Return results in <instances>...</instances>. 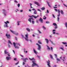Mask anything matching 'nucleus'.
I'll return each instance as SVG.
<instances>
[{"label": "nucleus", "instance_id": "8fccbe9b", "mask_svg": "<svg viewBox=\"0 0 67 67\" xmlns=\"http://www.w3.org/2000/svg\"><path fill=\"white\" fill-rule=\"evenodd\" d=\"M57 26H55V29H57Z\"/></svg>", "mask_w": 67, "mask_h": 67}, {"label": "nucleus", "instance_id": "412c9836", "mask_svg": "<svg viewBox=\"0 0 67 67\" xmlns=\"http://www.w3.org/2000/svg\"><path fill=\"white\" fill-rule=\"evenodd\" d=\"M56 59H57V61H61V60H60V59L58 58H57Z\"/></svg>", "mask_w": 67, "mask_h": 67}, {"label": "nucleus", "instance_id": "4468645a", "mask_svg": "<svg viewBox=\"0 0 67 67\" xmlns=\"http://www.w3.org/2000/svg\"><path fill=\"white\" fill-rule=\"evenodd\" d=\"M10 31L13 34H15V33L14 31H13L11 30H10Z\"/></svg>", "mask_w": 67, "mask_h": 67}, {"label": "nucleus", "instance_id": "864d4df0", "mask_svg": "<svg viewBox=\"0 0 67 67\" xmlns=\"http://www.w3.org/2000/svg\"><path fill=\"white\" fill-rule=\"evenodd\" d=\"M14 60L15 61L16 60V58H15L14 59Z\"/></svg>", "mask_w": 67, "mask_h": 67}, {"label": "nucleus", "instance_id": "3c124183", "mask_svg": "<svg viewBox=\"0 0 67 67\" xmlns=\"http://www.w3.org/2000/svg\"><path fill=\"white\" fill-rule=\"evenodd\" d=\"M52 16H53V18H55V17L54 16V14H52Z\"/></svg>", "mask_w": 67, "mask_h": 67}, {"label": "nucleus", "instance_id": "473e14b6", "mask_svg": "<svg viewBox=\"0 0 67 67\" xmlns=\"http://www.w3.org/2000/svg\"><path fill=\"white\" fill-rule=\"evenodd\" d=\"M20 6V4L19 3L18 4V7H19Z\"/></svg>", "mask_w": 67, "mask_h": 67}, {"label": "nucleus", "instance_id": "37998d69", "mask_svg": "<svg viewBox=\"0 0 67 67\" xmlns=\"http://www.w3.org/2000/svg\"><path fill=\"white\" fill-rule=\"evenodd\" d=\"M14 2L15 3H18V2L16 1V0H15Z\"/></svg>", "mask_w": 67, "mask_h": 67}, {"label": "nucleus", "instance_id": "680f3d73", "mask_svg": "<svg viewBox=\"0 0 67 67\" xmlns=\"http://www.w3.org/2000/svg\"><path fill=\"white\" fill-rule=\"evenodd\" d=\"M37 57H38V58H40V56H38V55H37Z\"/></svg>", "mask_w": 67, "mask_h": 67}, {"label": "nucleus", "instance_id": "c756f323", "mask_svg": "<svg viewBox=\"0 0 67 67\" xmlns=\"http://www.w3.org/2000/svg\"><path fill=\"white\" fill-rule=\"evenodd\" d=\"M30 8H33L32 7V4L31 3H30Z\"/></svg>", "mask_w": 67, "mask_h": 67}, {"label": "nucleus", "instance_id": "7c9ffc66", "mask_svg": "<svg viewBox=\"0 0 67 67\" xmlns=\"http://www.w3.org/2000/svg\"><path fill=\"white\" fill-rule=\"evenodd\" d=\"M62 43H63V44H67V43L66 42L65 43V42H62Z\"/></svg>", "mask_w": 67, "mask_h": 67}, {"label": "nucleus", "instance_id": "1a4fd4ad", "mask_svg": "<svg viewBox=\"0 0 67 67\" xmlns=\"http://www.w3.org/2000/svg\"><path fill=\"white\" fill-rule=\"evenodd\" d=\"M35 4H37V5L38 6H40V5H39V3L38 2H35Z\"/></svg>", "mask_w": 67, "mask_h": 67}, {"label": "nucleus", "instance_id": "052dcab7", "mask_svg": "<svg viewBox=\"0 0 67 67\" xmlns=\"http://www.w3.org/2000/svg\"><path fill=\"white\" fill-rule=\"evenodd\" d=\"M57 67V65H54V66L53 67Z\"/></svg>", "mask_w": 67, "mask_h": 67}, {"label": "nucleus", "instance_id": "4d7b16f0", "mask_svg": "<svg viewBox=\"0 0 67 67\" xmlns=\"http://www.w3.org/2000/svg\"><path fill=\"white\" fill-rule=\"evenodd\" d=\"M54 10L56 11V12L58 11V10H57V9H54Z\"/></svg>", "mask_w": 67, "mask_h": 67}, {"label": "nucleus", "instance_id": "ea45409f", "mask_svg": "<svg viewBox=\"0 0 67 67\" xmlns=\"http://www.w3.org/2000/svg\"><path fill=\"white\" fill-rule=\"evenodd\" d=\"M48 47V49L49 50H50V48L48 46H47Z\"/></svg>", "mask_w": 67, "mask_h": 67}, {"label": "nucleus", "instance_id": "f704fd0d", "mask_svg": "<svg viewBox=\"0 0 67 67\" xmlns=\"http://www.w3.org/2000/svg\"><path fill=\"white\" fill-rule=\"evenodd\" d=\"M46 23L47 24H49L50 23V22H49V21H46Z\"/></svg>", "mask_w": 67, "mask_h": 67}, {"label": "nucleus", "instance_id": "a211bd4d", "mask_svg": "<svg viewBox=\"0 0 67 67\" xmlns=\"http://www.w3.org/2000/svg\"><path fill=\"white\" fill-rule=\"evenodd\" d=\"M50 57L51 58V59H53V56L52 55L50 54Z\"/></svg>", "mask_w": 67, "mask_h": 67}, {"label": "nucleus", "instance_id": "c03bdc74", "mask_svg": "<svg viewBox=\"0 0 67 67\" xmlns=\"http://www.w3.org/2000/svg\"><path fill=\"white\" fill-rule=\"evenodd\" d=\"M21 21H18L17 22V23H19L20 22H21Z\"/></svg>", "mask_w": 67, "mask_h": 67}, {"label": "nucleus", "instance_id": "0e129e2a", "mask_svg": "<svg viewBox=\"0 0 67 67\" xmlns=\"http://www.w3.org/2000/svg\"><path fill=\"white\" fill-rule=\"evenodd\" d=\"M25 64V63L24 62H23V65H24Z\"/></svg>", "mask_w": 67, "mask_h": 67}, {"label": "nucleus", "instance_id": "338daca9", "mask_svg": "<svg viewBox=\"0 0 67 67\" xmlns=\"http://www.w3.org/2000/svg\"><path fill=\"white\" fill-rule=\"evenodd\" d=\"M53 34H55V32H53Z\"/></svg>", "mask_w": 67, "mask_h": 67}, {"label": "nucleus", "instance_id": "5701e85b", "mask_svg": "<svg viewBox=\"0 0 67 67\" xmlns=\"http://www.w3.org/2000/svg\"><path fill=\"white\" fill-rule=\"evenodd\" d=\"M8 43H10V44H12V43L11 42H10V40H8Z\"/></svg>", "mask_w": 67, "mask_h": 67}, {"label": "nucleus", "instance_id": "6e6d98bb", "mask_svg": "<svg viewBox=\"0 0 67 67\" xmlns=\"http://www.w3.org/2000/svg\"><path fill=\"white\" fill-rule=\"evenodd\" d=\"M47 13H49V12L48 10H47Z\"/></svg>", "mask_w": 67, "mask_h": 67}, {"label": "nucleus", "instance_id": "9b49d317", "mask_svg": "<svg viewBox=\"0 0 67 67\" xmlns=\"http://www.w3.org/2000/svg\"><path fill=\"white\" fill-rule=\"evenodd\" d=\"M7 51V49H5V51H4V53L6 54L8 53V52H7L6 51Z\"/></svg>", "mask_w": 67, "mask_h": 67}, {"label": "nucleus", "instance_id": "bf43d9fd", "mask_svg": "<svg viewBox=\"0 0 67 67\" xmlns=\"http://www.w3.org/2000/svg\"><path fill=\"white\" fill-rule=\"evenodd\" d=\"M8 46L9 48H10V46L9 44L8 45Z\"/></svg>", "mask_w": 67, "mask_h": 67}, {"label": "nucleus", "instance_id": "f03ea898", "mask_svg": "<svg viewBox=\"0 0 67 67\" xmlns=\"http://www.w3.org/2000/svg\"><path fill=\"white\" fill-rule=\"evenodd\" d=\"M5 36H7V38L8 39H10V35H8L7 34H6Z\"/></svg>", "mask_w": 67, "mask_h": 67}, {"label": "nucleus", "instance_id": "ddd939ff", "mask_svg": "<svg viewBox=\"0 0 67 67\" xmlns=\"http://www.w3.org/2000/svg\"><path fill=\"white\" fill-rule=\"evenodd\" d=\"M6 59L7 60H8L10 59V57H6Z\"/></svg>", "mask_w": 67, "mask_h": 67}, {"label": "nucleus", "instance_id": "b1692460", "mask_svg": "<svg viewBox=\"0 0 67 67\" xmlns=\"http://www.w3.org/2000/svg\"><path fill=\"white\" fill-rule=\"evenodd\" d=\"M29 16V17H30L33 18V17H35V16H34V15H32L31 16Z\"/></svg>", "mask_w": 67, "mask_h": 67}, {"label": "nucleus", "instance_id": "39448f33", "mask_svg": "<svg viewBox=\"0 0 67 67\" xmlns=\"http://www.w3.org/2000/svg\"><path fill=\"white\" fill-rule=\"evenodd\" d=\"M47 65L49 67H51L49 64H50V62L49 60H48V61H47Z\"/></svg>", "mask_w": 67, "mask_h": 67}, {"label": "nucleus", "instance_id": "4be33fe9", "mask_svg": "<svg viewBox=\"0 0 67 67\" xmlns=\"http://www.w3.org/2000/svg\"><path fill=\"white\" fill-rule=\"evenodd\" d=\"M50 42H51L52 43V44H53L54 45V43H53V42L51 40H49Z\"/></svg>", "mask_w": 67, "mask_h": 67}, {"label": "nucleus", "instance_id": "dca6fc26", "mask_svg": "<svg viewBox=\"0 0 67 67\" xmlns=\"http://www.w3.org/2000/svg\"><path fill=\"white\" fill-rule=\"evenodd\" d=\"M45 40L46 41L47 43V44L48 43V42H49L48 40L47 39H45Z\"/></svg>", "mask_w": 67, "mask_h": 67}, {"label": "nucleus", "instance_id": "20e7f679", "mask_svg": "<svg viewBox=\"0 0 67 67\" xmlns=\"http://www.w3.org/2000/svg\"><path fill=\"white\" fill-rule=\"evenodd\" d=\"M36 44L37 45H38V50H40V49H41V46L40 45H39V44L38 43H36Z\"/></svg>", "mask_w": 67, "mask_h": 67}, {"label": "nucleus", "instance_id": "6ab92c4d", "mask_svg": "<svg viewBox=\"0 0 67 67\" xmlns=\"http://www.w3.org/2000/svg\"><path fill=\"white\" fill-rule=\"evenodd\" d=\"M34 14H37V12L36 10H35L34 12Z\"/></svg>", "mask_w": 67, "mask_h": 67}, {"label": "nucleus", "instance_id": "c85d7f7f", "mask_svg": "<svg viewBox=\"0 0 67 67\" xmlns=\"http://www.w3.org/2000/svg\"><path fill=\"white\" fill-rule=\"evenodd\" d=\"M39 16L38 15H37V16L36 17H35H35H34V18L35 19H36L37 18H38V17H39Z\"/></svg>", "mask_w": 67, "mask_h": 67}, {"label": "nucleus", "instance_id": "a878e982", "mask_svg": "<svg viewBox=\"0 0 67 67\" xmlns=\"http://www.w3.org/2000/svg\"><path fill=\"white\" fill-rule=\"evenodd\" d=\"M53 25L57 26V24L55 23H53Z\"/></svg>", "mask_w": 67, "mask_h": 67}, {"label": "nucleus", "instance_id": "a18cd8bd", "mask_svg": "<svg viewBox=\"0 0 67 67\" xmlns=\"http://www.w3.org/2000/svg\"><path fill=\"white\" fill-rule=\"evenodd\" d=\"M15 40H16L17 41V37H15Z\"/></svg>", "mask_w": 67, "mask_h": 67}, {"label": "nucleus", "instance_id": "69168bd1", "mask_svg": "<svg viewBox=\"0 0 67 67\" xmlns=\"http://www.w3.org/2000/svg\"><path fill=\"white\" fill-rule=\"evenodd\" d=\"M56 31V30H53V32H54V31Z\"/></svg>", "mask_w": 67, "mask_h": 67}, {"label": "nucleus", "instance_id": "5fc2aeb1", "mask_svg": "<svg viewBox=\"0 0 67 67\" xmlns=\"http://www.w3.org/2000/svg\"><path fill=\"white\" fill-rule=\"evenodd\" d=\"M54 55H55V58H57V55L56 54H55Z\"/></svg>", "mask_w": 67, "mask_h": 67}, {"label": "nucleus", "instance_id": "4c0bfd02", "mask_svg": "<svg viewBox=\"0 0 67 67\" xmlns=\"http://www.w3.org/2000/svg\"><path fill=\"white\" fill-rule=\"evenodd\" d=\"M25 37L27 38H28L27 35H25Z\"/></svg>", "mask_w": 67, "mask_h": 67}, {"label": "nucleus", "instance_id": "c9c22d12", "mask_svg": "<svg viewBox=\"0 0 67 67\" xmlns=\"http://www.w3.org/2000/svg\"><path fill=\"white\" fill-rule=\"evenodd\" d=\"M37 31H38V32H39V33H40V34H41L42 33L39 30H37Z\"/></svg>", "mask_w": 67, "mask_h": 67}, {"label": "nucleus", "instance_id": "f257e3e1", "mask_svg": "<svg viewBox=\"0 0 67 67\" xmlns=\"http://www.w3.org/2000/svg\"><path fill=\"white\" fill-rule=\"evenodd\" d=\"M32 62L33 63V64L32 65V67H34V66H36L37 67H39L38 65L37 64H36L35 63V61H32Z\"/></svg>", "mask_w": 67, "mask_h": 67}, {"label": "nucleus", "instance_id": "9d476101", "mask_svg": "<svg viewBox=\"0 0 67 67\" xmlns=\"http://www.w3.org/2000/svg\"><path fill=\"white\" fill-rule=\"evenodd\" d=\"M29 59L30 60L32 61L34 60V61H35V59H34V58H33L32 59H31L30 58H29Z\"/></svg>", "mask_w": 67, "mask_h": 67}, {"label": "nucleus", "instance_id": "f8f14e48", "mask_svg": "<svg viewBox=\"0 0 67 67\" xmlns=\"http://www.w3.org/2000/svg\"><path fill=\"white\" fill-rule=\"evenodd\" d=\"M33 49H34V53H35L36 54H37V51H35V48H34Z\"/></svg>", "mask_w": 67, "mask_h": 67}, {"label": "nucleus", "instance_id": "603ef678", "mask_svg": "<svg viewBox=\"0 0 67 67\" xmlns=\"http://www.w3.org/2000/svg\"><path fill=\"white\" fill-rule=\"evenodd\" d=\"M43 29H46V28L44 26H43Z\"/></svg>", "mask_w": 67, "mask_h": 67}, {"label": "nucleus", "instance_id": "58836bf2", "mask_svg": "<svg viewBox=\"0 0 67 67\" xmlns=\"http://www.w3.org/2000/svg\"><path fill=\"white\" fill-rule=\"evenodd\" d=\"M60 49H61L62 50H64V49L62 47H60Z\"/></svg>", "mask_w": 67, "mask_h": 67}, {"label": "nucleus", "instance_id": "0eeeda50", "mask_svg": "<svg viewBox=\"0 0 67 67\" xmlns=\"http://www.w3.org/2000/svg\"><path fill=\"white\" fill-rule=\"evenodd\" d=\"M39 21H41V23H43V19H42V18H40V19L39 20Z\"/></svg>", "mask_w": 67, "mask_h": 67}, {"label": "nucleus", "instance_id": "09e8293b", "mask_svg": "<svg viewBox=\"0 0 67 67\" xmlns=\"http://www.w3.org/2000/svg\"><path fill=\"white\" fill-rule=\"evenodd\" d=\"M43 19H44V20H46V17H45V18L43 17Z\"/></svg>", "mask_w": 67, "mask_h": 67}, {"label": "nucleus", "instance_id": "e2e57ef3", "mask_svg": "<svg viewBox=\"0 0 67 67\" xmlns=\"http://www.w3.org/2000/svg\"><path fill=\"white\" fill-rule=\"evenodd\" d=\"M6 22H7L6 23H8V24L9 23V22L8 21H6Z\"/></svg>", "mask_w": 67, "mask_h": 67}, {"label": "nucleus", "instance_id": "13d9d810", "mask_svg": "<svg viewBox=\"0 0 67 67\" xmlns=\"http://www.w3.org/2000/svg\"><path fill=\"white\" fill-rule=\"evenodd\" d=\"M67 8V6L66 5H65L64 4H63Z\"/></svg>", "mask_w": 67, "mask_h": 67}, {"label": "nucleus", "instance_id": "de8ad7c7", "mask_svg": "<svg viewBox=\"0 0 67 67\" xmlns=\"http://www.w3.org/2000/svg\"><path fill=\"white\" fill-rule=\"evenodd\" d=\"M32 24H34V23H35V22H34V21L33 20H32Z\"/></svg>", "mask_w": 67, "mask_h": 67}, {"label": "nucleus", "instance_id": "7ed1b4c3", "mask_svg": "<svg viewBox=\"0 0 67 67\" xmlns=\"http://www.w3.org/2000/svg\"><path fill=\"white\" fill-rule=\"evenodd\" d=\"M14 46L15 47V48H17L18 49L19 48V47L17 46H15L16 45V44L15 43L13 42V43Z\"/></svg>", "mask_w": 67, "mask_h": 67}, {"label": "nucleus", "instance_id": "e433bc0d", "mask_svg": "<svg viewBox=\"0 0 67 67\" xmlns=\"http://www.w3.org/2000/svg\"><path fill=\"white\" fill-rule=\"evenodd\" d=\"M4 26H5V27H8V25L7 24H5V25H4Z\"/></svg>", "mask_w": 67, "mask_h": 67}, {"label": "nucleus", "instance_id": "393cba45", "mask_svg": "<svg viewBox=\"0 0 67 67\" xmlns=\"http://www.w3.org/2000/svg\"><path fill=\"white\" fill-rule=\"evenodd\" d=\"M26 30H27V31H28L29 32L30 31V29H29L28 28H27L26 29Z\"/></svg>", "mask_w": 67, "mask_h": 67}, {"label": "nucleus", "instance_id": "cd10ccee", "mask_svg": "<svg viewBox=\"0 0 67 67\" xmlns=\"http://www.w3.org/2000/svg\"><path fill=\"white\" fill-rule=\"evenodd\" d=\"M38 43H39L40 44H42V43L40 41H38Z\"/></svg>", "mask_w": 67, "mask_h": 67}, {"label": "nucleus", "instance_id": "49530a36", "mask_svg": "<svg viewBox=\"0 0 67 67\" xmlns=\"http://www.w3.org/2000/svg\"><path fill=\"white\" fill-rule=\"evenodd\" d=\"M3 11L4 12H6L5 10L4 9H3Z\"/></svg>", "mask_w": 67, "mask_h": 67}, {"label": "nucleus", "instance_id": "6e6552de", "mask_svg": "<svg viewBox=\"0 0 67 67\" xmlns=\"http://www.w3.org/2000/svg\"><path fill=\"white\" fill-rule=\"evenodd\" d=\"M31 19L33 20V19L31 18H30L28 20L29 21L30 23L31 22Z\"/></svg>", "mask_w": 67, "mask_h": 67}, {"label": "nucleus", "instance_id": "774afa93", "mask_svg": "<svg viewBox=\"0 0 67 67\" xmlns=\"http://www.w3.org/2000/svg\"><path fill=\"white\" fill-rule=\"evenodd\" d=\"M58 16H60V14H59V15H57Z\"/></svg>", "mask_w": 67, "mask_h": 67}, {"label": "nucleus", "instance_id": "2f4dec72", "mask_svg": "<svg viewBox=\"0 0 67 67\" xmlns=\"http://www.w3.org/2000/svg\"><path fill=\"white\" fill-rule=\"evenodd\" d=\"M25 40H26V41H28V38H25Z\"/></svg>", "mask_w": 67, "mask_h": 67}, {"label": "nucleus", "instance_id": "a19ab883", "mask_svg": "<svg viewBox=\"0 0 67 67\" xmlns=\"http://www.w3.org/2000/svg\"><path fill=\"white\" fill-rule=\"evenodd\" d=\"M19 61L18 62V63H16V64H15V65H17L18 64H19Z\"/></svg>", "mask_w": 67, "mask_h": 67}, {"label": "nucleus", "instance_id": "f3484780", "mask_svg": "<svg viewBox=\"0 0 67 67\" xmlns=\"http://www.w3.org/2000/svg\"><path fill=\"white\" fill-rule=\"evenodd\" d=\"M45 8L44 7H42V8H41V9L42 10H45Z\"/></svg>", "mask_w": 67, "mask_h": 67}, {"label": "nucleus", "instance_id": "72a5a7b5", "mask_svg": "<svg viewBox=\"0 0 67 67\" xmlns=\"http://www.w3.org/2000/svg\"><path fill=\"white\" fill-rule=\"evenodd\" d=\"M14 34L16 35H18V33H16L15 32V34Z\"/></svg>", "mask_w": 67, "mask_h": 67}, {"label": "nucleus", "instance_id": "79ce46f5", "mask_svg": "<svg viewBox=\"0 0 67 67\" xmlns=\"http://www.w3.org/2000/svg\"><path fill=\"white\" fill-rule=\"evenodd\" d=\"M51 49L52 51H53V47H51Z\"/></svg>", "mask_w": 67, "mask_h": 67}, {"label": "nucleus", "instance_id": "aec40b11", "mask_svg": "<svg viewBox=\"0 0 67 67\" xmlns=\"http://www.w3.org/2000/svg\"><path fill=\"white\" fill-rule=\"evenodd\" d=\"M47 3L48 5V6L50 8H51V6L50 5H49L48 2L47 1Z\"/></svg>", "mask_w": 67, "mask_h": 67}, {"label": "nucleus", "instance_id": "2eb2a0df", "mask_svg": "<svg viewBox=\"0 0 67 67\" xmlns=\"http://www.w3.org/2000/svg\"><path fill=\"white\" fill-rule=\"evenodd\" d=\"M60 12L62 14H64V13L63 12V11L62 10H61Z\"/></svg>", "mask_w": 67, "mask_h": 67}, {"label": "nucleus", "instance_id": "423d86ee", "mask_svg": "<svg viewBox=\"0 0 67 67\" xmlns=\"http://www.w3.org/2000/svg\"><path fill=\"white\" fill-rule=\"evenodd\" d=\"M26 60H28V58H25L23 59V60L25 62H26Z\"/></svg>", "mask_w": 67, "mask_h": 67}, {"label": "nucleus", "instance_id": "bb28decb", "mask_svg": "<svg viewBox=\"0 0 67 67\" xmlns=\"http://www.w3.org/2000/svg\"><path fill=\"white\" fill-rule=\"evenodd\" d=\"M59 17H58L57 18V21L58 22H59Z\"/></svg>", "mask_w": 67, "mask_h": 67}]
</instances>
